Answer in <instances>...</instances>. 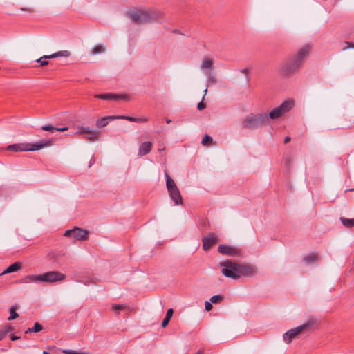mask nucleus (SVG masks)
<instances>
[{
  "label": "nucleus",
  "instance_id": "7c9ffc66",
  "mask_svg": "<svg viewBox=\"0 0 354 354\" xmlns=\"http://www.w3.org/2000/svg\"><path fill=\"white\" fill-rule=\"evenodd\" d=\"M31 330H32L34 333H38L43 330V326L39 323L36 322L34 326L31 328Z\"/></svg>",
  "mask_w": 354,
  "mask_h": 354
},
{
  "label": "nucleus",
  "instance_id": "6ab92c4d",
  "mask_svg": "<svg viewBox=\"0 0 354 354\" xmlns=\"http://www.w3.org/2000/svg\"><path fill=\"white\" fill-rule=\"evenodd\" d=\"M117 119H122V120H127L130 122H145L148 120L147 118H133L131 116H124V115H117Z\"/></svg>",
  "mask_w": 354,
  "mask_h": 354
},
{
  "label": "nucleus",
  "instance_id": "393cba45",
  "mask_svg": "<svg viewBox=\"0 0 354 354\" xmlns=\"http://www.w3.org/2000/svg\"><path fill=\"white\" fill-rule=\"evenodd\" d=\"M205 75H207V86H209L210 84H215L216 82V77H214V75H213V73L212 71H207L205 72Z\"/></svg>",
  "mask_w": 354,
  "mask_h": 354
},
{
  "label": "nucleus",
  "instance_id": "79ce46f5",
  "mask_svg": "<svg viewBox=\"0 0 354 354\" xmlns=\"http://www.w3.org/2000/svg\"><path fill=\"white\" fill-rule=\"evenodd\" d=\"M290 137H288V136H287V137H286V138H285V139H284V142H285V143H288V142H290Z\"/></svg>",
  "mask_w": 354,
  "mask_h": 354
},
{
  "label": "nucleus",
  "instance_id": "e433bc0d",
  "mask_svg": "<svg viewBox=\"0 0 354 354\" xmlns=\"http://www.w3.org/2000/svg\"><path fill=\"white\" fill-rule=\"evenodd\" d=\"M205 107V104L203 103V100L198 104L197 108L198 110H203Z\"/></svg>",
  "mask_w": 354,
  "mask_h": 354
},
{
  "label": "nucleus",
  "instance_id": "72a5a7b5",
  "mask_svg": "<svg viewBox=\"0 0 354 354\" xmlns=\"http://www.w3.org/2000/svg\"><path fill=\"white\" fill-rule=\"evenodd\" d=\"M14 330V328L10 325H6L4 326V328L3 330V333H5V335H6L8 333L12 332Z\"/></svg>",
  "mask_w": 354,
  "mask_h": 354
},
{
  "label": "nucleus",
  "instance_id": "2eb2a0df",
  "mask_svg": "<svg viewBox=\"0 0 354 354\" xmlns=\"http://www.w3.org/2000/svg\"><path fill=\"white\" fill-rule=\"evenodd\" d=\"M151 147L152 144L151 142H144L140 146L138 155L140 156H142L149 153L151 149Z\"/></svg>",
  "mask_w": 354,
  "mask_h": 354
},
{
  "label": "nucleus",
  "instance_id": "c756f323",
  "mask_svg": "<svg viewBox=\"0 0 354 354\" xmlns=\"http://www.w3.org/2000/svg\"><path fill=\"white\" fill-rule=\"evenodd\" d=\"M124 305H120V304H114L112 306V310H114L116 313H119L122 310H124L125 308Z\"/></svg>",
  "mask_w": 354,
  "mask_h": 354
},
{
  "label": "nucleus",
  "instance_id": "a211bd4d",
  "mask_svg": "<svg viewBox=\"0 0 354 354\" xmlns=\"http://www.w3.org/2000/svg\"><path fill=\"white\" fill-rule=\"evenodd\" d=\"M115 119H117V118H116V116H114V115L104 117V118L97 120V121L95 122V125L97 128H102V127H106L108 124L109 120H115Z\"/></svg>",
  "mask_w": 354,
  "mask_h": 354
},
{
  "label": "nucleus",
  "instance_id": "f8f14e48",
  "mask_svg": "<svg viewBox=\"0 0 354 354\" xmlns=\"http://www.w3.org/2000/svg\"><path fill=\"white\" fill-rule=\"evenodd\" d=\"M169 196L171 200L175 203L176 205H179L183 203L182 197L179 189L177 187H173L168 190Z\"/></svg>",
  "mask_w": 354,
  "mask_h": 354
},
{
  "label": "nucleus",
  "instance_id": "0eeeda50",
  "mask_svg": "<svg viewBox=\"0 0 354 354\" xmlns=\"http://www.w3.org/2000/svg\"><path fill=\"white\" fill-rule=\"evenodd\" d=\"M314 324L315 321L310 319L304 324L288 330L283 334V340L287 344H290L292 339L296 338L299 334L308 330L314 325Z\"/></svg>",
  "mask_w": 354,
  "mask_h": 354
},
{
  "label": "nucleus",
  "instance_id": "ea45409f",
  "mask_svg": "<svg viewBox=\"0 0 354 354\" xmlns=\"http://www.w3.org/2000/svg\"><path fill=\"white\" fill-rule=\"evenodd\" d=\"M5 337V333H3L2 330H0V341L2 340Z\"/></svg>",
  "mask_w": 354,
  "mask_h": 354
},
{
  "label": "nucleus",
  "instance_id": "a878e982",
  "mask_svg": "<svg viewBox=\"0 0 354 354\" xmlns=\"http://www.w3.org/2000/svg\"><path fill=\"white\" fill-rule=\"evenodd\" d=\"M317 259V255L315 253L310 254L304 257V261L308 264L315 262Z\"/></svg>",
  "mask_w": 354,
  "mask_h": 354
},
{
  "label": "nucleus",
  "instance_id": "4c0bfd02",
  "mask_svg": "<svg viewBox=\"0 0 354 354\" xmlns=\"http://www.w3.org/2000/svg\"><path fill=\"white\" fill-rule=\"evenodd\" d=\"M43 57L44 58V59H46L55 58L56 56H55L54 53H53V54H51V55H44Z\"/></svg>",
  "mask_w": 354,
  "mask_h": 354
},
{
  "label": "nucleus",
  "instance_id": "ddd939ff",
  "mask_svg": "<svg viewBox=\"0 0 354 354\" xmlns=\"http://www.w3.org/2000/svg\"><path fill=\"white\" fill-rule=\"evenodd\" d=\"M95 97L109 100H121V99H125L129 100V97L126 95H115L111 93H104V94H98L95 95Z\"/></svg>",
  "mask_w": 354,
  "mask_h": 354
},
{
  "label": "nucleus",
  "instance_id": "de8ad7c7",
  "mask_svg": "<svg viewBox=\"0 0 354 354\" xmlns=\"http://www.w3.org/2000/svg\"><path fill=\"white\" fill-rule=\"evenodd\" d=\"M171 122V120L170 119H166V122L167 124H169Z\"/></svg>",
  "mask_w": 354,
  "mask_h": 354
},
{
  "label": "nucleus",
  "instance_id": "dca6fc26",
  "mask_svg": "<svg viewBox=\"0 0 354 354\" xmlns=\"http://www.w3.org/2000/svg\"><path fill=\"white\" fill-rule=\"evenodd\" d=\"M213 64H214V62L211 58H209L208 57H205L203 58V59L201 64V68L203 70H205V71H212Z\"/></svg>",
  "mask_w": 354,
  "mask_h": 354
},
{
  "label": "nucleus",
  "instance_id": "c03bdc74",
  "mask_svg": "<svg viewBox=\"0 0 354 354\" xmlns=\"http://www.w3.org/2000/svg\"><path fill=\"white\" fill-rule=\"evenodd\" d=\"M241 72L243 73H248V68H243L241 71Z\"/></svg>",
  "mask_w": 354,
  "mask_h": 354
},
{
  "label": "nucleus",
  "instance_id": "f704fd0d",
  "mask_svg": "<svg viewBox=\"0 0 354 354\" xmlns=\"http://www.w3.org/2000/svg\"><path fill=\"white\" fill-rule=\"evenodd\" d=\"M99 135H91V134H86V138L89 140L90 141H95L96 140H97V137H98Z\"/></svg>",
  "mask_w": 354,
  "mask_h": 354
},
{
  "label": "nucleus",
  "instance_id": "9d476101",
  "mask_svg": "<svg viewBox=\"0 0 354 354\" xmlns=\"http://www.w3.org/2000/svg\"><path fill=\"white\" fill-rule=\"evenodd\" d=\"M218 251L222 254L230 257H239L242 255V250L236 246L220 245Z\"/></svg>",
  "mask_w": 354,
  "mask_h": 354
},
{
  "label": "nucleus",
  "instance_id": "39448f33",
  "mask_svg": "<svg viewBox=\"0 0 354 354\" xmlns=\"http://www.w3.org/2000/svg\"><path fill=\"white\" fill-rule=\"evenodd\" d=\"M66 276L58 271H49L42 274L27 275L22 281L26 283L47 282L53 283L64 280Z\"/></svg>",
  "mask_w": 354,
  "mask_h": 354
},
{
  "label": "nucleus",
  "instance_id": "5701e85b",
  "mask_svg": "<svg viewBox=\"0 0 354 354\" xmlns=\"http://www.w3.org/2000/svg\"><path fill=\"white\" fill-rule=\"evenodd\" d=\"M173 313H174V310L172 308H169L167 310L166 316L162 322V326L163 328H165L167 326L170 319L171 318V317L173 315Z\"/></svg>",
  "mask_w": 354,
  "mask_h": 354
},
{
  "label": "nucleus",
  "instance_id": "a19ab883",
  "mask_svg": "<svg viewBox=\"0 0 354 354\" xmlns=\"http://www.w3.org/2000/svg\"><path fill=\"white\" fill-rule=\"evenodd\" d=\"M344 44H348V47H351L352 48H354V44L349 42V41H346Z\"/></svg>",
  "mask_w": 354,
  "mask_h": 354
},
{
  "label": "nucleus",
  "instance_id": "b1692460",
  "mask_svg": "<svg viewBox=\"0 0 354 354\" xmlns=\"http://www.w3.org/2000/svg\"><path fill=\"white\" fill-rule=\"evenodd\" d=\"M340 221L346 227L351 228L354 226V218H346L344 217H341Z\"/></svg>",
  "mask_w": 354,
  "mask_h": 354
},
{
  "label": "nucleus",
  "instance_id": "bb28decb",
  "mask_svg": "<svg viewBox=\"0 0 354 354\" xmlns=\"http://www.w3.org/2000/svg\"><path fill=\"white\" fill-rule=\"evenodd\" d=\"M223 295H214L210 298V301L213 304H219L223 300Z\"/></svg>",
  "mask_w": 354,
  "mask_h": 354
},
{
  "label": "nucleus",
  "instance_id": "9b49d317",
  "mask_svg": "<svg viewBox=\"0 0 354 354\" xmlns=\"http://www.w3.org/2000/svg\"><path fill=\"white\" fill-rule=\"evenodd\" d=\"M218 241V238L214 234H209L203 238V248L205 251L209 250Z\"/></svg>",
  "mask_w": 354,
  "mask_h": 354
},
{
  "label": "nucleus",
  "instance_id": "f3484780",
  "mask_svg": "<svg viewBox=\"0 0 354 354\" xmlns=\"http://www.w3.org/2000/svg\"><path fill=\"white\" fill-rule=\"evenodd\" d=\"M21 268H22L21 263L15 262L13 264L8 266L6 269H5L3 270V272L1 274H0V275L17 272V271L20 270L21 269Z\"/></svg>",
  "mask_w": 354,
  "mask_h": 354
},
{
  "label": "nucleus",
  "instance_id": "49530a36",
  "mask_svg": "<svg viewBox=\"0 0 354 354\" xmlns=\"http://www.w3.org/2000/svg\"><path fill=\"white\" fill-rule=\"evenodd\" d=\"M207 91V88H205V89L204 90V95H206ZM204 97H205V96H203V100L204 99Z\"/></svg>",
  "mask_w": 354,
  "mask_h": 354
},
{
  "label": "nucleus",
  "instance_id": "423d86ee",
  "mask_svg": "<svg viewBox=\"0 0 354 354\" xmlns=\"http://www.w3.org/2000/svg\"><path fill=\"white\" fill-rule=\"evenodd\" d=\"M51 144L50 141H41L35 144H13L10 145L7 147V150L13 151L15 152L18 151H36L43 149L45 147L50 146Z\"/></svg>",
  "mask_w": 354,
  "mask_h": 354
},
{
  "label": "nucleus",
  "instance_id": "c9c22d12",
  "mask_svg": "<svg viewBox=\"0 0 354 354\" xmlns=\"http://www.w3.org/2000/svg\"><path fill=\"white\" fill-rule=\"evenodd\" d=\"M213 306L212 302L205 301V308L207 311H210L212 309Z\"/></svg>",
  "mask_w": 354,
  "mask_h": 354
},
{
  "label": "nucleus",
  "instance_id": "412c9836",
  "mask_svg": "<svg viewBox=\"0 0 354 354\" xmlns=\"http://www.w3.org/2000/svg\"><path fill=\"white\" fill-rule=\"evenodd\" d=\"M106 50V47L102 44H98L93 46L91 49V54L92 55H96L100 53H104Z\"/></svg>",
  "mask_w": 354,
  "mask_h": 354
},
{
  "label": "nucleus",
  "instance_id": "c85d7f7f",
  "mask_svg": "<svg viewBox=\"0 0 354 354\" xmlns=\"http://www.w3.org/2000/svg\"><path fill=\"white\" fill-rule=\"evenodd\" d=\"M10 316L8 317V320H12L18 317L19 315L16 313V308L15 306L11 307L10 310Z\"/></svg>",
  "mask_w": 354,
  "mask_h": 354
},
{
  "label": "nucleus",
  "instance_id": "09e8293b",
  "mask_svg": "<svg viewBox=\"0 0 354 354\" xmlns=\"http://www.w3.org/2000/svg\"><path fill=\"white\" fill-rule=\"evenodd\" d=\"M42 354H50V353L48 351H44Z\"/></svg>",
  "mask_w": 354,
  "mask_h": 354
},
{
  "label": "nucleus",
  "instance_id": "2f4dec72",
  "mask_svg": "<svg viewBox=\"0 0 354 354\" xmlns=\"http://www.w3.org/2000/svg\"><path fill=\"white\" fill-rule=\"evenodd\" d=\"M213 141L212 138L208 136V135H205L203 138V140H202V144L203 145H207L208 144H209L210 142H212Z\"/></svg>",
  "mask_w": 354,
  "mask_h": 354
},
{
  "label": "nucleus",
  "instance_id": "4be33fe9",
  "mask_svg": "<svg viewBox=\"0 0 354 354\" xmlns=\"http://www.w3.org/2000/svg\"><path fill=\"white\" fill-rule=\"evenodd\" d=\"M165 175L166 177V185L167 190L171 189L173 187H177V185H176L174 180L170 177L167 172H165Z\"/></svg>",
  "mask_w": 354,
  "mask_h": 354
},
{
  "label": "nucleus",
  "instance_id": "37998d69",
  "mask_svg": "<svg viewBox=\"0 0 354 354\" xmlns=\"http://www.w3.org/2000/svg\"><path fill=\"white\" fill-rule=\"evenodd\" d=\"M346 46L342 48V50L343 51H345L347 49L350 48L351 47H348V44H345Z\"/></svg>",
  "mask_w": 354,
  "mask_h": 354
},
{
  "label": "nucleus",
  "instance_id": "f257e3e1",
  "mask_svg": "<svg viewBox=\"0 0 354 354\" xmlns=\"http://www.w3.org/2000/svg\"><path fill=\"white\" fill-rule=\"evenodd\" d=\"M311 48V45L305 44L299 48L295 54L289 56L281 64L279 73L285 77H290L297 73L308 57Z\"/></svg>",
  "mask_w": 354,
  "mask_h": 354
},
{
  "label": "nucleus",
  "instance_id": "4468645a",
  "mask_svg": "<svg viewBox=\"0 0 354 354\" xmlns=\"http://www.w3.org/2000/svg\"><path fill=\"white\" fill-rule=\"evenodd\" d=\"M77 131L74 133L75 134H84L85 136L86 134H91L93 136L100 134V133L97 131L93 130L88 127L77 126Z\"/></svg>",
  "mask_w": 354,
  "mask_h": 354
},
{
  "label": "nucleus",
  "instance_id": "1a4fd4ad",
  "mask_svg": "<svg viewBox=\"0 0 354 354\" xmlns=\"http://www.w3.org/2000/svg\"><path fill=\"white\" fill-rule=\"evenodd\" d=\"M88 232L82 228L74 227L72 230H68L64 232L66 237H72L76 240H86L88 238Z\"/></svg>",
  "mask_w": 354,
  "mask_h": 354
},
{
  "label": "nucleus",
  "instance_id": "8fccbe9b",
  "mask_svg": "<svg viewBox=\"0 0 354 354\" xmlns=\"http://www.w3.org/2000/svg\"><path fill=\"white\" fill-rule=\"evenodd\" d=\"M352 189H350V191H351Z\"/></svg>",
  "mask_w": 354,
  "mask_h": 354
},
{
  "label": "nucleus",
  "instance_id": "a18cd8bd",
  "mask_svg": "<svg viewBox=\"0 0 354 354\" xmlns=\"http://www.w3.org/2000/svg\"><path fill=\"white\" fill-rule=\"evenodd\" d=\"M30 332H33V330H31V328H28L25 333H30Z\"/></svg>",
  "mask_w": 354,
  "mask_h": 354
},
{
  "label": "nucleus",
  "instance_id": "cd10ccee",
  "mask_svg": "<svg viewBox=\"0 0 354 354\" xmlns=\"http://www.w3.org/2000/svg\"><path fill=\"white\" fill-rule=\"evenodd\" d=\"M54 55L56 56V57H69V56H71V53L68 50H62V51H58V52L54 53Z\"/></svg>",
  "mask_w": 354,
  "mask_h": 354
},
{
  "label": "nucleus",
  "instance_id": "58836bf2",
  "mask_svg": "<svg viewBox=\"0 0 354 354\" xmlns=\"http://www.w3.org/2000/svg\"><path fill=\"white\" fill-rule=\"evenodd\" d=\"M10 339L12 341H15V340H18L20 339V337L19 336H17V335H11L10 336Z\"/></svg>",
  "mask_w": 354,
  "mask_h": 354
},
{
  "label": "nucleus",
  "instance_id": "7ed1b4c3",
  "mask_svg": "<svg viewBox=\"0 0 354 354\" xmlns=\"http://www.w3.org/2000/svg\"><path fill=\"white\" fill-rule=\"evenodd\" d=\"M162 12L156 10H134L128 13L130 19L136 24H146L157 21L161 17Z\"/></svg>",
  "mask_w": 354,
  "mask_h": 354
},
{
  "label": "nucleus",
  "instance_id": "6e6552de",
  "mask_svg": "<svg viewBox=\"0 0 354 354\" xmlns=\"http://www.w3.org/2000/svg\"><path fill=\"white\" fill-rule=\"evenodd\" d=\"M294 100H287L279 106L272 109L268 115L269 120H277L286 113L289 112L294 107Z\"/></svg>",
  "mask_w": 354,
  "mask_h": 354
},
{
  "label": "nucleus",
  "instance_id": "473e14b6",
  "mask_svg": "<svg viewBox=\"0 0 354 354\" xmlns=\"http://www.w3.org/2000/svg\"><path fill=\"white\" fill-rule=\"evenodd\" d=\"M36 62H38V63H40V65L41 66H45L46 65L48 64V62L46 61V59H44V58L42 57H41L40 58L36 59Z\"/></svg>",
  "mask_w": 354,
  "mask_h": 354
},
{
  "label": "nucleus",
  "instance_id": "aec40b11",
  "mask_svg": "<svg viewBox=\"0 0 354 354\" xmlns=\"http://www.w3.org/2000/svg\"><path fill=\"white\" fill-rule=\"evenodd\" d=\"M41 129L44 130V131H49L53 132L55 131H64L68 130V128L67 127L56 128L51 124H46V125H44L41 127Z\"/></svg>",
  "mask_w": 354,
  "mask_h": 354
},
{
  "label": "nucleus",
  "instance_id": "f03ea898",
  "mask_svg": "<svg viewBox=\"0 0 354 354\" xmlns=\"http://www.w3.org/2000/svg\"><path fill=\"white\" fill-rule=\"evenodd\" d=\"M222 274L228 278L238 279L241 277H252L257 272V268L248 264H241L230 261L220 263Z\"/></svg>",
  "mask_w": 354,
  "mask_h": 354
},
{
  "label": "nucleus",
  "instance_id": "20e7f679",
  "mask_svg": "<svg viewBox=\"0 0 354 354\" xmlns=\"http://www.w3.org/2000/svg\"><path fill=\"white\" fill-rule=\"evenodd\" d=\"M270 120L266 112L250 113L242 122V127L245 129H257L269 125Z\"/></svg>",
  "mask_w": 354,
  "mask_h": 354
}]
</instances>
